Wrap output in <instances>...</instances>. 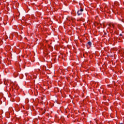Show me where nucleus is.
Here are the masks:
<instances>
[{
    "mask_svg": "<svg viewBox=\"0 0 124 124\" xmlns=\"http://www.w3.org/2000/svg\"><path fill=\"white\" fill-rule=\"evenodd\" d=\"M13 88L14 89H16V90H18V89H19V86H18V85L17 84H13Z\"/></svg>",
    "mask_w": 124,
    "mask_h": 124,
    "instance_id": "obj_1",
    "label": "nucleus"
},
{
    "mask_svg": "<svg viewBox=\"0 0 124 124\" xmlns=\"http://www.w3.org/2000/svg\"><path fill=\"white\" fill-rule=\"evenodd\" d=\"M87 44L89 45V46H92V42H88Z\"/></svg>",
    "mask_w": 124,
    "mask_h": 124,
    "instance_id": "obj_3",
    "label": "nucleus"
},
{
    "mask_svg": "<svg viewBox=\"0 0 124 124\" xmlns=\"http://www.w3.org/2000/svg\"><path fill=\"white\" fill-rule=\"evenodd\" d=\"M120 124H123V123H120Z\"/></svg>",
    "mask_w": 124,
    "mask_h": 124,
    "instance_id": "obj_8",
    "label": "nucleus"
},
{
    "mask_svg": "<svg viewBox=\"0 0 124 124\" xmlns=\"http://www.w3.org/2000/svg\"><path fill=\"white\" fill-rule=\"evenodd\" d=\"M80 12H83V11H84V9H80Z\"/></svg>",
    "mask_w": 124,
    "mask_h": 124,
    "instance_id": "obj_4",
    "label": "nucleus"
},
{
    "mask_svg": "<svg viewBox=\"0 0 124 124\" xmlns=\"http://www.w3.org/2000/svg\"><path fill=\"white\" fill-rule=\"evenodd\" d=\"M120 36H123V34H120Z\"/></svg>",
    "mask_w": 124,
    "mask_h": 124,
    "instance_id": "obj_5",
    "label": "nucleus"
},
{
    "mask_svg": "<svg viewBox=\"0 0 124 124\" xmlns=\"http://www.w3.org/2000/svg\"><path fill=\"white\" fill-rule=\"evenodd\" d=\"M60 70H61V69L59 70V72H60Z\"/></svg>",
    "mask_w": 124,
    "mask_h": 124,
    "instance_id": "obj_7",
    "label": "nucleus"
},
{
    "mask_svg": "<svg viewBox=\"0 0 124 124\" xmlns=\"http://www.w3.org/2000/svg\"><path fill=\"white\" fill-rule=\"evenodd\" d=\"M77 14L78 16H80V15H82V12H80V11H78L77 12Z\"/></svg>",
    "mask_w": 124,
    "mask_h": 124,
    "instance_id": "obj_2",
    "label": "nucleus"
},
{
    "mask_svg": "<svg viewBox=\"0 0 124 124\" xmlns=\"http://www.w3.org/2000/svg\"><path fill=\"white\" fill-rule=\"evenodd\" d=\"M60 110L61 112H62V109H61V108H60Z\"/></svg>",
    "mask_w": 124,
    "mask_h": 124,
    "instance_id": "obj_6",
    "label": "nucleus"
}]
</instances>
